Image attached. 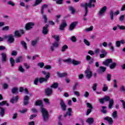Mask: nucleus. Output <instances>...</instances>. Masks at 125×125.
<instances>
[{
    "label": "nucleus",
    "mask_w": 125,
    "mask_h": 125,
    "mask_svg": "<svg viewBox=\"0 0 125 125\" xmlns=\"http://www.w3.org/2000/svg\"><path fill=\"white\" fill-rule=\"evenodd\" d=\"M113 60L112 59H107L105 61L103 62V64L105 65V66H109L110 65V63H112Z\"/></svg>",
    "instance_id": "nucleus-17"
},
{
    "label": "nucleus",
    "mask_w": 125,
    "mask_h": 125,
    "mask_svg": "<svg viewBox=\"0 0 125 125\" xmlns=\"http://www.w3.org/2000/svg\"><path fill=\"white\" fill-rule=\"evenodd\" d=\"M50 77V73L47 72V75H46L45 78H40L39 79V83H42L43 82H47V80Z\"/></svg>",
    "instance_id": "nucleus-7"
},
{
    "label": "nucleus",
    "mask_w": 125,
    "mask_h": 125,
    "mask_svg": "<svg viewBox=\"0 0 125 125\" xmlns=\"http://www.w3.org/2000/svg\"><path fill=\"white\" fill-rule=\"evenodd\" d=\"M66 49H68V45H64L62 47L61 51L62 52H65V51H66Z\"/></svg>",
    "instance_id": "nucleus-35"
},
{
    "label": "nucleus",
    "mask_w": 125,
    "mask_h": 125,
    "mask_svg": "<svg viewBox=\"0 0 125 125\" xmlns=\"http://www.w3.org/2000/svg\"><path fill=\"white\" fill-rule=\"evenodd\" d=\"M124 19H125V15H122L121 16H120V18H119L120 21H124Z\"/></svg>",
    "instance_id": "nucleus-62"
},
{
    "label": "nucleus",
    "mask_w": 125,
    "mask_h": 125,
    "mask_svg": "<svg viewBox=\"0 0 125 125\" xmlns=\"http://www.w3.org/2000/svg\"><path fill=\"white\" fill-rule=\"evenodd\" d=\"M85 74L87 79H90V78L92 77V72H91V70H90V68H87V69L85 71Z\"/></svg>",
    "instance_id": "nucleus-8"
},
{
    "label": "nucleus",
    "mask_w": 125,
    "mask_h": 125,
    "mask_svg": "<svg viewBox=\"0 0 125 125\" xmlns=\"http://www.w3.org/2000/svg\"><path fill=\"white\" fill-rule=\"evenodd\" d=\"M120 91L122 92H124V93H125V86H124V85L121 86V87L120 88Z\"/></svg>",
    "instance_id": "nucleus-51"
},
{
    "label": "nucleus",
    "mask_w": 125,
    "mask_h": 125,
    "mask_svg": "<svg viewBox=\"0 0 125 125\" xmlns=\"http://www.w3.org/2000/svg\"><path fill=\"white\" fill-rule=\"evenodd\" d=\"M38 43V40H34L32 41L31 42V45H33V46H35V45H37V44Z\"/></svg>",
    "instance_id": "nucleus-48"
},
{
    "label": "nucleus",
    "mask_w": 125,
    "mask_h": 125,
    "mask_svg": "<svg viewBox=\"0 0 125 125\" xmlns=\"http://www.w3.org/2000/svg\"><path fill=\"white\" fill-rule=\"evenodd\" d=\"M7 3L9 4V5H11L12 6H14V5H15V4L12 1H8Z\"/></svg>",
    "instance_id": "nucleus-61"
},
{
    "label": "nucleus",
    "mask_w": 125,
    "mask_h": 125,
    "mask_svg": "<svg viewBox=\"0 0 125 125\" xmlns=\"http://www.w3.org/2000/svg\"><path fill=\"white\" fill-rule=\"evenodd\" d=\"M51 87H53V88H57L58 87V83H55L51 86Z\"/></svg>",
    "instance_id": "nucleus-47"
},
{
    "label": "nucleus",
    "mask_w": 125,
    "mask_h": 125,
    "mask_svg": "<svg viewBox=\"0 0 125 125\" xmlns=\"http://www.w3.org/2000/svg\"><path fill=\"white\" fill-rule=\"evenodd\" d=\"M91 2H95V0H90L89 1V3H83L81 4V7H84L85 8V14L83 15V20L84 21H86L87 20V19L85 18V16L87 15V13H88V10H87V7H89L91 8Z\"/></svg>",
    "instance_id": "nucleus-1"
},
{
    "label": "nucleus",
    "mask_w": 125,
    "mask_h": 125,
    "mask_svg": "<svg viewBox=\"0 0 125 125\" xmlns=\"http://www.w3.org/2000/svg\"><path fill=\"white\" fill-rule=\"evenodd\" d=\"M86 60L89 62V64H92L94 62V59L91 58V57L89 55L86 56Z\"/></svg>",
    "instance_id": "nucleus-19"
},
{
    "label": "nucleus",
    "mask_w": 125,
    "mask_h": 125,
    "mask_svg": "<svg viewBox=\"0 0 125 125\" xmlns=\"http://www.w3.org/2000/svg\"><path fill=\"white\" fill-rule=\"evenodd\" d=\"M42 33L43 35H47L48 34V25L46 24L43 27Z\"/></svg>",
    "instance_id": "nucleus-15"
},
{
    "label": "nucleus",
    "mask_w": 125,
    "mask_h": 125,
    "mask_svg": "<svg viewBox=\"0 0 125 125\" xmlns=\"http://www.w3.org/2000/svg\"><path fill=\"white\" fill-rule=\"evenodd\" d=\"M19 71H20L21 73H24V72H25V69L23 68V67H22L21 65H20L19 67Z\"/></svg>",
    "instance_id": "nucleus-52"
},
{
    "label": "nucleus",
    "mask_w": 125,
    "mask_h": 125,
    "mask_svg": "<svg viewBox=\"0 0 125 125\" xmlns=\"http://www.w3.org/2000/svg\"><path fill=\"white\" fill-rule=\"evenodd\" d=\"M93 30V26H90L89 28H87L85 29V32H90Z\"/></svg>",
    "instance_id": "nucleus-44"
},
{
    "label": "nucleus",
    "mask_w": 125,
    "mask_h": 125,
    "mask_svg": "<svg viewBox=\"0 0 125 125\" xmlns=\"http://www.w3.org/2000/svg\"><path fill=\"white\" fill-rule=\"evenodd\" d=\"M16 63H20V62H22V57L20 56L18 57L16 59Z\"/></svg>",
    "instance_id": "nucleus-42"
},
{
    "label": "nucleus",
    "mask_w": 125,
    "mask_h": 125,
    "mask_svg": "<svg viewBox=\"0 0 125 125\" xmlns=\"http://www.w3.org/2000/svg\"><path fill=\"white\" fill-rule=\"evenodd\" d=\"M45 93L46 95H48V96L51 95V94H52V89L50 88H47L45 90Z\"/></svg>",
    "instance_id": "nucleus-24"
},
{
    "label": "nucleus",
    "mask_w": 125,
    "mask_h": 125,
    "mask_svg": "<svg viewBox=\"0 0 125 125\" xmlns=\"http://www.w3.org/2000/svg\"><path fill=\"white\" fill-rule=\"evenodd\" d=\"M12 93L13 94L18 93V88L14 87L12 89Z\"/></svg>",
    "instance_id": "nucleus-38"
},
{
    "label": "nucleus",
    "mask_w": 125,
    "mask_h": 125,
    "mask_svg": "<svg viewBox=\"0 0 125 125\" xmlns=\"http://www.w3.org/2000/svg\"><path fill=\"white\" fill-rule=\"evenodd\" d=\"M69 10L70 11H71L72 14H74L76 12V10H75V8H74V7L72 6H69Z\"/></svg>",
    "instance_id": "nucleus-34"
},
{
    "label": "nucleus",
    "mask_w": 125,
    "mask_h": 125,
    "mask_svg": "<svg viewBox=\"0 0 125 125\" xmlns=\"http://www.w3.org/2000/svg\"><path fill=\"white\" fill-rule=\"evenodd\" d=\"M57 75H58V77H59L60 78H63V77H66V76H67V74L66 73H60V72H58Z\"/></svg>",
    "instance_id": "nucleus-27"
},
{
    "label": "nucleus",
    "mask_w": 125,
    "mask_h": 125,
    "mask_svg": "<svg viewBox=\"0 0 125 125\" xmlns=\"http://www.w3.org/2000/svg\"><path fill=\"white\" fill-rule=\"evenodd\" d=\"M67 116H68L69 117L72 116V109L71 108L68 109V111L66 112V114H64L63 117L66 118Z\"/></svg>",
    "instance_id": "nucleus-21"
},
{
    "label": "nucleus",
    "mask_w": 125,
    "mask_h": 125,
    "mask_svg": "<svg viewBox=\"0 0 125 125\" xmlns=\"http://www.w3.org/2000/svg\"><path fill=\"white\" fill-rule=\"evenodd\" d=\"M0 115L1 116L3 117L5 113V110L2 107H0Z\"/></svg>",
    "instance_id": "nucleus-29"
},
{
    "label": "nucleus",
    "mask_w": 125,
    "mask_h": 125,
    "mask_svg": "<svg viewBox=\"0 0 125 125\" xmlns=\"http://www.w3.org/2000/svg\"><path fill=\"white\" fill-rule=\"evenodd\" d=\"M116 66H117V63L113 62L110 65L109 68L111 69H115V68H116Z\"/></svg>",
    "instance_id": "nucleus-33"
},
{
    "label": "nucleus",
    "mask_w": 125,
    "mask_h": 125,
    "mask_svg": "<svg viewBox=\"0 0 125 125\" xmlns=\"http://www.w3.org/2000/svg\"><path fill=\"white\" fill-rule=\"evenodd\" d=\"M52 38H53L56 41V42H59L60 41V38L59 35H52Z\"/></svg>",
    "instance_id": "nucleus-32"
},
{
    "label": "nucleus",
    "mask_w": 125,
    "mask_h": 125,
    "mask_svg": "<svg viewBox=\"0 0 125 125\" xmlns=\"http://www.w3.org/2000/svg\"><path fill=\"white\" fill-rule=\"evenodd\" d=\"M47 5L44 4L41 7V13L42 14H43V11H44L45 8H47Z\"/></svg>",
    "instance_id": "nucleus-31"
},
{
    "label": "nucleus",
    "mask_w": 125,
    "mask_h": 125,
    "mask_svg": "<svg viewBox=\"0 0 125 125\" xmlns=\"http://www.w3.org/2000/svg\"><path fill=\"white\" fill-rule=\"evenodd\" d=\"M111 20H114V12L111 10L110 13Z\"/></svg>",
    "instance_id": "nucleus-50"
},
{
    "label": "nucleus",
    "mask_w": 125,
    "mask_h": 125,
    "mask_svg": "<svg viewBox=\"0 0 125 125\" xmlns=\"http://www.w3.org/2000/svg\"><path fill=\"white\" fill-rule=\"evenodd\" d=\"M30 99V97L28 96H25L24 97L23 104L24 105H28L29 104V100Z\"/></svg>",
    "instance_id": "nucleus-22"
},
{
    "label": "nucleus",
    "mask_w": 125,
    "mask_h": 125,
    "mask_svg": "<svg viewBox=\"0 0 125 125\" xmlns=\"http://www.w3.org/2000/svg\"><path fill=\"white\" fill-rule=\"evenodd\" d=\"M10 63L11 64L12 67H13L14 66V64H15V61H14V59L12 58H10Z\"/></svg>",
    "instance_id": "nucleus-40"
},
{
    "label": "nucleus",
    "mask_w": 125,
    "mask_h": 125,
    "mask_svg": "<svg viewBox=\"0 0 125 125\" xmlns=\"http://www.w3.org/2000/svg\"><path fill=\"white\" fill-rule=\"evenodd\" d=\"M108 90V86H107V84H104V86L103 87V91H107Z\"/></svg>",
    "instance_id": "nucleus-45"
},
{
    "label": "nucleus",
    "mask_w": 125,
    "mask_h": 125,
    "mask_svg": "<svg viewBox=\"0 0 125 125\" xmlns=\"http://www.w3.org/2000/svg\"><path fill=\"white\" fill-rule=\"evenodd\" d=\"M35 105L36 106H42V101H37L35 103Z\"/></svg>",
    "instance_id": "nucleus-43"
},
{
    "label": "nucleus",
    "mask_w": 125,
    "mask_h": 125,
    "mask_svg": "<svg viewBox=\"0 0 125 125\" xmlns=\"http://www.w3.org/2000/svg\"><path fill=\"white\" fill-rule=\"evenodd\" d=\"M2 31H8L9 30V26H6L2 28Z\"/></svg>",
    "instance_id": "nucleus-59"
},
{
    "label": "nucleus",
    "mask_w": 125,
    "mask_h": 125,
    "mask_svg": "<svg viewBox=\"0 0 125 125\" xmlns=\"http://www.w3.org/2000/svg\"><path fill=\"white\" fill-rule=\"evenodd\" d=\"M24 34V30L23 29L20 30H16L14 32V35L15 37L17 38L21 37V36Z\"/></svg>",
    "instance_id": "nucleus-6"
},
{
    "label": "nucleus",
    "mask_w": 125,
    "mask_h": 125,
    "mask_svg": "<svg viewBox=\"0 0 125 125\" xmlns=\"http://www.w3.org/2000/svg\"><path fill=\"white\" fill-rule=\"evenodd\" d=\"M102 108L101 112L103 113V114H106L107 113V110H106L107 106H102Z\"/></svg>",
    "instance_id": "nucleus-36"
},
{
    "label": "nucleus",
    "mask_w": 125,
    "mask_h": 125,
    "mask_svg": "<svg viewBox=\"0 0 125 125\" xmlns=\"http://www.w3.org/2000/svg\"><path fill=\"white\" fill-rule=\"evenodd\" d=\"M42 0H36L35 3L33 4V6H37L38 4H40V3L42 2Z\"/></svg>",
    "instance_id": "nucleus-41"
},
{
    "label": "nucleus",
    "mask_w": 125,
    "mask_h": 125,
    "mask_svg": "<svg viewBox=\"0 0 125 125\" xmlns=\"http://www.w3.org/2000/svg\"><path fill=\"white\" fill-rule=\"evenodd\" d=\"M66 26H67V23H66V21H63L60 25L59 29L61 31H63Z\"/></svg>",
    "instance_id": "nucleus-18"
},
{
    "label": "nucleus",
    "mask_w": 125,
    "mask_h": 125,
    "mask_svg": "<svg viewBox=\"0 0 125 125\" xmlns=\"http://www.w3.org/2000/svg\"><path fill=\"white\" fill-rule=\"evenodd\" d=\"M1 55V61L2 62H6L7 60V55L5 53H2Z\"/></svg>",
    "instance_id": "nucleus-16"
},
{
    "label": "nucleus",
    "mask_w": 125,
    "mask_h": 125,
    "mask_svg": "<svg viewBox=\"0 0 125 125\" xmlns=\"http://www.w3.org/2000/svg\"><path fill=\"white\" fill-rule=\"evenodd\" d=\"M83 96L85 98H88L89 97V93L87 91H85L83 94Z\"/></svg>",
    "instance_id": "nucleus-49"
},
{
    "label": "nucleus",
    "mask_w": 125,
    "mask_h": 125,
    "mask_svg": "<svg viewBox=\"0 0 125 125\" xmlns=\"http://www.w3.org/2000/svg\"><path fill=\"white\" fill-rule=\"evenodd\" d=\"M52 45L50 47V49L51 51H54V47H58L60 44V42L58 41H56L52 43Z\"/></svg>",
    "instance_id": "nucleus-10"
},
{
    "label": "nucleus",
    "mask_w": 125,
    "mask_h": 125,
    "mask_svg": "<svg viewBox=\"0 0 125 125\" xmlns=\"http://www.w3.org/2000/svg\"><path fill=\"white\" fill-rule=\"evenodd\" d=\"M18 99H19V97H18V96L12 97L11 99L10 102L12 104H14V103H16V102L18 101Z\"/></svg>",
    "instance_id": "nucleus-20"
},
{
    "label": "nucleus",
    "mask_w": 125,
    "mask_h": 125,
    "mask_svg": "<svg viewBox=\"0 0 125 125\" xmlns=\"http://www.w3.org/2000/svg\"><path fill=\"white\" fill-rule=\"evenodd\" d=\"M21 45L23 46V47H24V48L27 50V43H26L24 41H22L21 42Z\"/></svg>",
    "instance_id": "nucleus-28"
},
{
    "label": "nucleus",
    "mask_w": 125,
    "mask_h": 125,
    "mask_svg": "<svg viewBox=\"0 0 125 125\" xmlns=\"http://www.w3.org/2000/svg\"><path fill=\"white\" fill-rule=\"evenodd\" d=\"M37 66H38L40 68H43L44 66V63H43V62H39L37 64Z\"/></svg>",
    "instance_id": "nucleus-46"
},
{
    "label": "nucleus",
    "mask_w": 125,
    "mask_h": 125,
    "mask_svg": "<svg viewBox=\"0 0 125 125\" xmlns=\"http://www.w3.org/2000/svg\"><path fill=\"white\" fill-rule=\"evenodd\" d=\"M28 111V109L27 108H25L24 109H22L21 110H20V113H21L22 114H24V113H26Z\"/></svg>",
    "instance_id": "nucleus-63"
},
{
    "label": "nucleus",
    "mask_w": 125,
    "mask_h": 125,
    "mask_svg": "<svg viewBox=\"0 0 125 125\" xmlns=\"http://www.w3.org/2000/svg\"><path fill=\"white\" fill-rule=\"evenodd\" d=\"M106 10H107V7L105 6H104L102 8H101L100 11L99 12V16H103V15H104V13L106 12Z\"/></svg>",
    "instance_id": "nucleus-12"
},
{
    "label": "nucleus",
    "mask_w": 125,
    "mask_h": 125,
    "mask_svg": "<svg viewBox=\"0 0 125 125\" xmlns=\"http://www.w3.org/2000/svg\"><path fill=\"white\" fill-rule=\"evenodd\" d=\"M108 101H109L108 108L112 109L113 108V105H114V100L113 99H110V97L106 96L103 98L99 99L100 103H101V104H104V102H107Z\"/></svg>",
    "instance_id": "nucleus-2"
},
{
    "label": "nucleus",
    "mask_w": 125,
    "mask_h": 125,
    "mask_svg": "<svg viewBox=\"0 0 125 125\" xmlns=\"http://www.w3.org/2000/svg\"><path fill=\"white\" fill-rule=\"evenodd\" d=\"M81 63V61H76L75 60H72V62H71V63L73 64V65H75V66L77 65H80Z\"/></svg>",
    "instance_id": "nucleus-25"
},
{
    "label": "nucleus",
    "mask_w": 125,
    "mask_h": 125,
    "mask_svg": "<svg viewBox=\"0 0 125 125\" xmlns=\"http://www.w3.org/2000/svg\"><path fill=\"white\" fill-rule=\"evenodd\" d=\"M113 86L114 87H115V88H117L118 87V85H117V80H113Z\"/></svg>",
    "instance_id": "nucleus-57"
},
{
    "label": "nucleus",
    "mask_w": 125,
    "mask_h": 125,
    "mask_svg": "<svg viewBox=\"0 0 125 125\" xmlns=\"http://www.w3.org/2000/svg\"><path fill=\"white\" fill-rule=\"evenodd\" d=\"M87 107L88 108H89L90 109H93V107H92V105H91V104L89 103H86Z\"/></svg>",
    "instance_id": "nucleus-56"
},
{
    "label": "nucleus",
    "mask_w": 125,
    "mask_h": 125,
    "mask_svg": "<svg viewBox=\"0 0 125 125\" xmlns=\"http://www.w3.org/2000/svg\"><path fill=\"white\" fill-rule=\"evenodd\" d=\"M73 93L75 95L77 96V97L81 96V94L79 93V91H75L74 92H73Z\"/></svg>",
    "instance_id": "nucleus-53"
},
{
    "label": "nucleus",
    "mask_w": 125,
    "mask_h": 125,
    "mask_svg": "<svg viewBox=\"0 0 125 125\" xmlns=\"http://www.w3.org/2000/svg\"><path fill=\"white\" fill-rule=\"evenodd\" d=\"M83 42L87 46H89V45H90V42L85 39H83Z\"/></svg>",
    "instance_id": "nucleus-37"
},
{
    "label": "nucleus",
    "mask_w": 125,
    "mask_h": 125,
    "mask_svg": "<svg viewBox=\"0 0 125 125\" xmlns=\"http://www.w3.org/2000/svg\"><path fill=\"white\" fill-rule=\"evenodd\" d=\"M106 71V67L104 66H100L99 69L98 70L99 74H102Z\"/></svg>",
    "instance_id": "nucleus-23"
},
{
    "label": "nucleus",
    "mask_w": 125,
    "mask_h": 125,
    "mask_svg": "<svg viewBox=\"0 0 125 125\" xmlns=\"http://www.w3.org/2000/svg\"><path fill=\"white\" fill-rule=\"evenodd\" d=\"M60 104L62 111H66V109H67V105H66V104H65L63 100H61L60 101Z\"/></svg>",
    "instance_id": "nucleus-14"
},
{
    "label": "nucleus",
    "mask_w": 125,
    "mask_h": 125,
    "mask_svg": "<svg viewBox=\"0 0 125 125\" xmlns=\"http://www.w3.org/2000/svg\"><path fill=\"white\" fill-rule=\"evenodd\" d=\"M104 120L106 121L109 125H112L113 124H114V120H113V118L109 116L105 117L104 118Z\"/></svg>",
    "instance_id": "nucleus-11"
},
{
    "label": "nucleus",
    "mask_w": 125,
    "mask_h": 125,
    "mask_svg": "<svg viewBox=\"0 0 125 125\" xmlns=\"http://www.w3.org/2000/svg\"><path fill=\"white\" fill-rule=\"evenodd\" d=\"M63 62H65V63H72V59L71 58H68L66 60H62Z\"/></svg>",
    "instance_id": "nucleus-39"
},
{
    "label": "nucleus",
    "mask_w": 125,
    "mask_h": 125,
    "mask_svg": "<svg viewBox=\"0 0 125 125\" xmlns=\"http://www.w3.org/2000/svg\"><path fill=\"white\" fill-rule=\"evenodd\" d=\"M120 102H122V103L123 109H124L125 110V101L121 100H120Z\"/></svg>",
    "instance_id": "nucleus-64"
},
{
    "label": "nucleus",
    "mask_w": 125,
    "mask_h": 125,
    "mask_svg": "<svg viewBox=\"0 0 125 125\" xmlns=\"http://www.w3.org/2000/svg\"><path fill=\"white\" fill-rule=\"evenodd\" d=\"M35 23L32 22H28L25 25V29L28 31L29 30H31V29H33Z\"/></svg>",
    "instance_id": "nucleus-9"
},
{
    "label": "nucleus",
    "mask_w": 125,
    "mask_h": 125,
    "mask_svg": "<svg viewBox=\"0 0 125 125\" xmlns=\"http://www.w3.org/2000/svg\"><path fill=\"white\" fill-rule=\"evenodd\" d=\"M77 24H78V21H74L72 22L68 28L69 31H73L75 28H76V26H77Z\"/></svg>",
    "instance_id": "nucleus-13"
},
{
    "label": "nucleus",
    "mask_w": 125,
    "mask_h": 125,
    "mask_svg": "<svg viewBox=\"0 0 125 125\" xmlns=\"http://www.w3.org/2000/svg\"><path fill=\"white\" fill-rule=\"evenodd\" d=\"M111 117H112L113 119H118V112L117 111H115L113 112L111 115Z\"/></svg>",
    "instance_id": "nucleus-26"
},
{
    "label": "nucleus",
    "mask_w": 125,
    "mask_h": 125,
    "mask_svg": "<svg viewBox=\"0 0 125 125\" xmlns=\"http://www.w3.org/2000/svg\"><path fill=\"white\" fill-rule=\"evenodd\" d=\"M100 52L102 54H100V58H104L106 55H107V52H106V50L104 49H102L100 50V49H96L95 50V53L96 54L98 55L100 53Z\"/></svg>",
    "instance_id": "nucleus-4"
},
{
    "label": "nucleus",
    "mask_w": 125,
    "mask_h": 125,
    "mask_svg": "<svg viewBox=\"0 0 125 125\" xmlns=\"http://www.w3.org/2000/svg\"><path fill=\"white\" fill-rule=\"evenodd\" d=\"M93 122H94V119L92 118H88L86 120V122L89 124H93Z\"/></svg>",
    "instance_id": "nucleus-30"
},
{
    "label": "nucleus",
    "mask_w": 125,
    "mask_h": 125,
    "mask_svg": "<svg viewBox=\"0 0 125 125\" xmlns=\"http://www.w3.org/2000/svg\"><path fill=\"white\" fill-rule=\"evenodd\" d=\"M39 79L38 78H35L34 80V84L38 85V83H39Z\"/></svg>",
    "instance_id": "nucleus-60"
},
{
    "label": "nucleus",
    "mask_w": 125,
    "mask_h": 125,
    "mask_svg": "<svg viewBox=\"0 0 125 125\" xmlns=\"http://www.w3.org/2000/svg\"><path fill=\"white\" fill-rule=\"evenodd\" d=\"M3 39H7V42L8 43H13L15 41V39H14V35H13L12 34L4 36Z\"/></svg>",
    "instance_id": "nucleus-3"
},
{
    "label": "nucleus",
    "mask_w": 125,
    "mask_h": 125,
    "mask_svg": "<svg viewBox=\"0 0 125 125\" xmlns=\"http://www.w3.org/2000/svg\"><path fill=\"white\" fill-rule=\"evenodd\" d=\"M112 77V75L110 74H108L107 75L106 78H107V80L108 82H110V81H111V78Z\"/></svg>",
    "instance_id": "nucleus-54"
},
{
    "label": "nucleus",
    "mask_w": 125,
    "mask_h": 125,
    "mask_svg": "<svg viewBox=\"0 0 125 125\" xmlns=\"http://www.w3.org/2000/svg\"><path fill=\"white\" fill-rule=\"evenodd\" d=\"M97 87V83H95L93 84V90H94V91H95V90H96V87Z\"/></svg>",
    "instance_id": "nucleus-58"
},
{
    "label": "nucleus",
    "mask_w": 125,
    "mask_h": 125,
    "mask_svg": "<svg viewBox=\"0 0 125 125\" xmlns=\"http://www.w3.org/2000/svg\"><path fill=\"white\" fill-rule=\"evenodd\" d=\"M117 27L120 29V30H125V26L123 25H120L119 24L117 25Z\"/></svg>",
    "instance_id": "nucleus-55"
},
{
    "label": "nucleus",
    "mask_w": 125,
    "mask_h": 125,
    "mask_svg": "<svg viewBox=\"0 0 125 125\" xmlns=\"http://www.w3.org/2000/svg\"><path fill=\"white\" fill-rule=\"evenodd\" d=\"M41 112L42 113L43 120L45 121V122L48 121L49 114L47 110H46L45 108L42 107Z\"/></svg>",
    "instance_id": "nucleus-5"
}]
</instances>
